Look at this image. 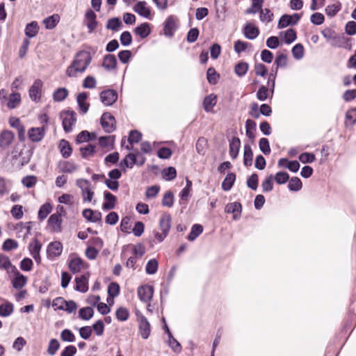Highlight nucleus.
I'll return each instance as SVG.
<instances>
[{"label": "nucleus", "instance_id": "nucleus-27", "mask_svg": "<svg viewBox=\"0 0 356 356\" xmlns=\"http://www.w3.org/2000/svg\"><path fill=\"white\" fill-rule=\"evenodd\" d=\"M136 163V155L135 152L128 154L125 158L121 161L120 166L124 170L125 168H132Z\"/></svg>", "mask_w": 356, "mask_h": 356}, {"label": "nucleus", "instance_id": "nucleus-26", "mask_svg": "<svg viewBox=\"0 0 356 356\" xmlns=\"http://www.w3.org/2000/svg\"><path fill=\"white\" fill-rule=\"evenodd\" d=\"M102 66L108 71L113 70L116 68L117 59L114 55H106L103 60Z\"/></svg>", "mask_w": 356, "mask_h": 356}, {"label": "nucleus", "instance_id": "nucleus-45", "mask_svg": "<svg viewBox=\"0 0 356 356\" xmlns=\"http://www.w3.org/2000/svg\"><path fill=\"white\" fill-rule=\"evenodd\" d=\"M203 232V227L201 225L195 224L193 225L191 232L188 235L187 238L193 241Z\"/></svg>", "mask_w": 356, "mask_h": 356}, {"label": "nucleus", "instance_id": "nucleus-57", "mask_svg": "<svg viewBox=\"0 0 356 356\" xmlns=\"http://www.w3.org/2000/svg\"><path fill=\"white\" fill-rule=\"evenodd\" d=\"M291 18L292 17L290 16V15H286V14L283 15L280 18V20H279L278 24H277V28L279 29H282L287 27L288 26L293 25L292 24Z\"/></svg>", "mask_w": 356, "mask_h": 356}, {"label": "nucleus", "instance_id": "nucleus-53", "mask_svg": "<svg viewBox=\"0 0 356 356\" xmlns=\"http://www.w3.org/2000/svg\"><path fill=\"white\" fill-rule=\"evenodd\" d=\"M159 263L156 259H152L148 261L146 267L145 271L148 275H154L158 270Z\"/></svg>", "mask_w": 356, "mask_h": 356}, {"label": "nucleus", "instance_id": "nucleus-59", "mask_svg": "<svg viewBox=\"0 0 356 356\" xmlns=\"http://www.w3.org/2000/svg\"><path fill=\"white\" fill-rule=\"evenodd\" d=\"M18 248V243L11 238L5 240L2 245V250L3 251L9 252L12 250H15Z\"/></svg>", "mask_w": 356, "mask_h": 356}, {"label": "nucleus", "instance_id": "nucleus-17", "mask_svg": "<svg viewBox=\"0 0 356 356\" xmlns=\"http://www.w3.org/2000/svg\"><path fill=\"white\" fill-rule=\"evenodd\" d=\"M225 211L227 213H233L234 220H238L242 211V206L239 202L229 203L226 205Z\"/></svg>", "mask_w": 356, "mask_h": 356}, {"label": "nucleus", "instance_id": "nucleus-54", "mask_svg": "<svg viewBox=\"0 0 356 356\" xmlns=\"http://www.w3.org/2000/svg\"><path fill=\"white\" fill-rule=\"evenodd\" d=\"M263 0H252V6L250 8L247 9L246 13L255 14L256 13L261 11L262 9Z\"/></svg>", "mask_w": 356, "mask_h": 356}, {"label": "nucleus", "instance_id": "nucleus-4", "mask_svg": "<svg viewBox=\"0 0 356 356\" xmlns=\"http://www.w3.org/2000/svg\"><path fill=\"white\" fill-rule=\"evenodd\" d=\"M68 267L72 273L76 274L87 268L88 265L80 257L74 254L70 256Z\"/></svg>", "mask_w": 356, "mask_h": 356}, {"label": "nucleus", "instance_id": "nucleus-44", "mask_svg": "<svg viewBox=\"0 0 356 356\" xmlns=\"http://www.w3.org/2000/svg\"><path fill=\"white\" fill-rule=\"evenodd\" d=\"M302 187L301 180L297 177H293L289 182L288 188L291 191H299Z\"/></svg>", "mask_w": 356, "mask_h": 356}, {"label": "nucleus", "instance_id": "nucleus-28", "mask_svg": "<svg viewBox=\"0 0 356 356\" xmlns=\"http://www.w3.org/2000/svg\"><path fill=\"white\" fill-rule=\"evenodd\" d=\"M21 103V95L19 92H13L8 98L7 106L10 109L17 108Z\"/></svg>", "mask_w": 356, "mask_h": 356}, {"label": "nucleus", "instance_id": "nucleus-46", "mask_svg": "<svg viewBox=\"0 0 356 356\" xmlns=\"http://www.w3.org/2000/svg\"><path fill=\"white\" fill-rule=\"evenodd\" d=\"M52 207L50 203L44 204L39 209L38 218L40 220H44L47 216L51 213Z\"/></svg>", "mask_w": 356, "mask_h": 356}, {"label": "nucleus", "instance_id": "nucleus-35", "mask_svg": "<svg viewBox=\"0 0 356 356\" xmlns=\"http://www.w3.org/2000/svg\"><path fill=\"white\" fill-rule=\"evenodd\" d=\"M236 179L234 173H228L222 183V188L225 191H229L233 186Z\"/></svg>", "mask_w": 356, "mask_h": 356}, {"label": "nucleus", "instance_id": "nucleus-14", "mask_svg": "<svg viewBox=\"0 0 356 356\" xmlns=\"http://www.w3.org/2000/svg\"><path fill=\"white\" fill-rule=\"evenodd\" d=\"M97 15L92 10H88L85 15V24H86L88 32L92 33L96 28L97 22L96 21Z\"/></svg>", "mask_w": 356, "mask_h": 356}, {"label": "nucleus", "instance_id": "nucleus-23", "mask_svg": "<svg viewBox=\"0 0 356 356\" xmlns=\"http://www.w3.org/2000/svg\"><path fill=\"white\" fill-rule=\"evenodd\" d=\"M172 218L170 214L164 213L159 220V228L161 232L168 234L171 228Z\"/></svg>", "mask_w": 356, "mask_h": 356}, {"label": "nucleus", "instance_id": "nucleus-12", "mask_svg": "<svg viewBox=\"0 0 356 356\" xmlns=\"http://www.w3.org/2000/svg\"><path fill=\"white\" fill-rule=\"evenodd\" d=\"M42 81L40 79H36L29 89V97L35 101H39L41 97V90Z\"/></svg>", "mask_w": 356, "mask_h": 356}, {"label": "nucleus", "instance_id": "nucleus-51", "mask_svg": "<svg viewBox=\"0 0 356 356\" xmlns=\"http://www.w3.org/2000/svg\"><path fill=\"white\" fill-rule=\"evenodd\" d=\"M269 96L270 97V88L265 86H261L257 92V98L259 101H266Z\"/></svg>", "mask_w": 356, "mask_h": 356}, {"label": "nucleus", "instance_id": "nucleus-49", "mask_svg": "<svg viewBox=\"0 0 356 356\" xmlns=\"http://www.w3.org/2000/svg\"><path fill=\"white\" fill-rule=\"evenodd\" d=\"M249 69V65L245 62H240L236 65L234 68L235 73L240 77L245 75Z\"/></svg>", "mask_w": 356, "mask_h": 356}, {"label": "nucleus", "instance_id": "nucleus-40", "mask_svg": "<svg viewBox=\"0 0 356 356\" xmlns=\"http://www.w3.org/2000/svg\"><path fill=\"white\" fill-rule=\"evenodd\" d=\"M99 144L102 148L113 149L114 144V136H102L99 138Z\"/></svg>", "mask_w": 356, "mask_h": 356}, {"label": "nucleus", "instance_id": "nucleus-42", "mask_svg": "<svg viewBox=\"0 0 356 356\" xmlns=\"http://www.w3.org/2000/svg\"><path fill=\"white\" fill-rule=\"evenodd\" d=\"M38 32V26L36 22L28 24L25 28V34L29 38H33Z\"/></svg>", "mask_w": 356, "mask_h": 356}, {"label": "nucleus", "instance_id": "nucleus-64", "mask_svg": "<svg viewBox=\"0 0 356 356\" xmlns=\"http://www.w3.org/2000/svg\"><path fill=\"white\" fill-rule=\"evenodd\" d=\"M116 318L120 321H125L129 318V312L125 307H120L115 312Z\"/></svg>", "mask_w": 356, "mask_h": 356}, {"label": "nucleus", "instance_id": "nucleus-21", "mask_svg": "<svg viewBox=\"0 0 356 356\" xmlns=\"http://www.w3.org/2000/svg\"><path fill=\"white\" fill-rule=\"evenodd\" d=\"M243 34L249 40L255 39L259 34V29L251 23H247L243 28Z\"/></svg>", "mask_w": 356, "mask_h": 356}, {"label": "nucleus", "instance_id": "nucleus-38", "mask_svg": "<svg viewBox=\"0 0 356 356\" xmlns=\"http://www.w3.org/2000/svg\"><path fill=\"white\" fill-rule=\"evenodd\" d=\"M95 134L94 133H90L88 131H82L77 135L76 141L77 143H82L92 140L95 139Z\"/></svg>", "mask_w": 356, "mask_h": 356}, {"label": "nucleus", "instance_id": "nucleus-8", "mask_svg": "<svg viewBox=\"0 0 356 356\" xmlns=\"http://www.w3.org/2000/svg\"><path fill=\"white\" fill-rule=\"evenodd\" d=\"M12 273L14 274V277L12 280L13 288L17 290L22 289L27 283L26 277L22 275L16 267H13Z\"/></svg>", "mask_w": 356, "mask_h": 356}, {"label": "nucleus", "instance_id": "nucleus-55", "mask_svg": "<svg viewBox=\"0 0 356 356\" xmlns=\"http://www.w3.org/2000/svg\"><path fill=\"white\" fill-rule=\"evenodd\" d=\"M95 147L91 144H88L85 147H82L80 149L81 156L83 158L88 159L92 156L95 154Z\"/></svg>", "mask_w": 356, "mask_h": 356}, {"label": "nucleus", "instance_id": "nucleus-24", "mask_svg": "<svg viewBox=\"0 0 356 356\" xmlns=\"http://www.w3.org/2000/svg\"><path fill=\"white\" fill-rule=\"evenodd\" d=\"M240 147V139L238 137H233L229 141V154L233 159H235L238 156Z\"/></svg>", "mask_w": 356, "mask_h": 356}, {"label": "nucleus", "instance_id": "nucleus-31", "mask_svg": "<svg viewBox=\"0 0 356 356\" xmlns=\"http://www.w3.org/2000/svg\"><path fill=\"white\" fill-rule=\"evenodd\" d=\"M151 30L148 23H143L135 29V33L141 38H145L150 34Z\"/></svg>", "mask_w": 356, "mask_h": 356}, {"label": "nucleus", "instance_id": "nucleus-11", "mask_svg": "<svg viewBox=\"0 0 356 356\" xmlns=\"http://www.w3.org/2000/svg\"><path fill=\"white\" fill-rule=\"evenodd\" d=\"M63 251V245L59 241L50 243L47 249V257L50 259L58 257Z\"/></svg>", "mask_w": 356, "mask_h": 356}, {"label": "nucleus", "instance_id": "nucleus-16", "mask_svg": "<svg viewBox=\"0 0 356 356\" xmlns=\"http://www.w3.org/2000/svg\"><path fill=\"white\" fill-rule=\"evenodd\" d=\"M177 29L176 19L174 16H169L164 24V34L167 36H172Z\"/></svg>", "mask_w": 356, "mask_h": 356}, {"label": "nucleus", "instance_id": "nucleus-6", "mask_svg": "<svg viewBox=\"0 0 356 356\" xmlns=\"http://www.w3.org/2000/svg\"><path fill=\"white\" fill-rule=\"evenodd\" d=\"M137 293L142 302H148L153 297L154 288L152 286L145 284L138 288Z\"/></svg>", "mask_w": 356, "mask_h": 356}, {"label": "nucleus", "instance_id": "nucleus-13", "mask_svg": "<svg viewBox=\"0 0 356 356\" xmlns=\"http://www.w3.org/2000/svg\"><path fill=\"white\" fill-rule=\"evenodd\" d=\"M45 127H33L29 130L28 135L30 140L33 142H39L44 136Z\"/></svg>", "mask_w": 356, "mask_h": 356}, {"label": "nucleus", "instance_id": "nucleus-43", "mask_svg": "<svg viewBox=\"0 0 356 356\" xmlns=\"http://www.w3.org/2000/svg\"><path fill=\"white\" fill-rule=\"evenodd\" d=\"M274 65L276 66L275 70L277 72L278 68L284 67L287 65V56L286 55L278 53L274 62Z\"/></svg>", "mask_w": 356, "mask_h": 356}, {"label": "nucleus", "instance_id": "nucleus-32", "mask_svg": "<svg viewBox=\"0 0 356 356\" xmlns=\"http://www.w3.org/2000/svg\"><path fill=\"white\" fill-rule=\"evenodd\" d=\"M11 185V181L0 177V198L9 193Z\"/></svg>", "mask_w": 356, "mask_h": 356}, {"label": "nucleus", "instance_id": "nucleus-5", "mask_svg": "<svg viewBox=\"0 0 356 356\" xmlns=\"http://www.w3.org/2000/svg\"><path fill=\"white\" fill-rule=\"evenodd\" d=\"M100 122L104 130L112 133L115 129V120L110 113H104L101 117Z\"/></svg>", "mask_w": 356, "mask_h": 356}, {"label": "nucleus", "instance_id": "nucleus-62", "mask_svg": "<svg viewBox=\"0 0 356 356\" xmlns=\"http://www.w3.org/2000/svg\"><path fill=\"white\" fill-rule=\"evenodd\" d=\"M59 348H60V343H59L58 341L56 339H52L50 340V341L49 343L47 352H48L49 355L54 356L56 353V352L59 349Z\"/></svg>", "mask_w": 356, "mask_h": 356}, {"label": "nucleus", "instance_id": "nucleus-25", "mask_svg": "<svg viewBox=\"0 0 356 356\" xmlns=\"http://www.w3.org/2000/svg\"><path fill=\"white\" fill-rule=\"evenodd\" d=\"M83 216L88 220L96 222L101 220L102 213L98 211H93L90 209H86L83 211Z\"/></svg>", "mask_w": 356, "mask_h": 356}, {"label": "nucleus", "instance_id": "nucleus-41", "mask_svg": "<svg viewBox=\"0 0 356 356\" xmlns=\"http://www.w3.org/2000/svg\"><path fill=\"white\" fill-rule=\"evenodd\" d=\"M59 19L60 17L58 15H53L45 18L43 20V23L45 25L46 29H52L56 26L59 22Z\"/></svg>", "mask_w": 356, "mask_h": 356}, {"label": "nucleus", "instance_id": "nucleus-63", "mask_svg": "<svg viewBox=\"0 0 356 356\" xmlns=\"http://www.w3.org/2000/svg\"><path fill=\"white\" fill-rule=\"evenodd\" d=\"M341 9L340 3L329 5L325 8V13L329 17H334Z\"/></svg>", "mask_w": 356, "mask_h": 356}, {"label": "nucleus", "instance_id": "nucleus-2", "mask_svg": "<svg viewBox=\"0 0 356 356\" xmlns=\"http://www.w3.org/2000/svg\"><path fill=\"white\" fill-rule=\"evenodd\" d=\"M76 184L81 190L83 201L91 202L94 196V191H92L90 181L85 179H79L76 180Z\"/></svg>", "mask_w": 356, "mask_h": 356}, {"label": "nucleus", "instance_id": "nucleus-56", "mask_svg": "<svg viewBox=\"0 0 356 356\" xmlns=\"http://www.w3.org/2000/svg\"><path fill=\"white\" fill-rule=\"evenodd\" d=\"M293 56L296 60H300L304 56V47L301 44H296L291 50Z\"/></svg>", "mask_w": 356, "mask_h": 356}, {"label": "nucleus", "instance_id": "nucleus-37", "mask_svg": "<svg viewBox=\"0 0 356 356\" xmlns=\"http://www.w3.org/2000/svg\"><path fill=\"white\" fill-rule=\"evenodd\" d=\"M280 35L284 36V41L286 44H291L294 42L296 38V32L293 29H289L284 32H280Z\"/></svg>", "mask_w": 356, "mask_h": 356}, {"label": "nucleus", "instance_id": "nucleus-36", "mask_svg": "<svg viewBox=\"0 0 356 356\" xmlns=\"http://www.w3.org/2000/svg\"><path fill=\"white\" fill-rule=\"evenodd\" d=\"M13 267L15 266L12 264L8 257L5 254H0V270L12 272Z\"/></svg>", "mask_w": 356, "mask_h": 356}, {"label": "nucleus", "instance_id": "nucleus-33", "mask_svg": "<svg viewBox=\"0 0 356 356\" xmlns=\"http://www.w3.org/2000/svg\"><path fill=\"white\" fill-rule=\"evenodd\" d=\"M216 96L211 94L207 96L203 101L204 108L207 112L212 111L213 106L216 104Z\"/></svg>", "mask_w": 356, "mask_h": 356}, {"label": "nucleus", "instance_id": "nucleus-22", "mask_svg": "<svg viewBox=\"0 0 356 356\" xmlns=\"http://www.w3.org/2000/svg\"><path fill=\"white\" fill-rule=\"evenodd\" d=\"M88 275H81L75 278V289L79 292L85 293L88 290Z\"/></svg>", "mask_w": 356, "mask_h": 356}, {"label": "nucleus", "instance_id": "nucleus-1", "mask_svg": "<svg viewBox=\"0 0 356 356\" xmlns=\"http://www.w3.org/2000/svg\"><path fill=\"white\" fill-rule=\"evenodd\" d=\"M92 61V56L87 51L77 52L66 70V75L69 77H77L83 73Z\"/></svg>", "mask_w": 356, "mask_h": 356}, {"label": "nucleus", "instance_id": "nucleus-47", "mask_svg": "<svg viewBox=\"0 0 356 356\" xmlns=\"http://www.w3.org/2000/svg\"><path fill=\"white\" fill-rule=\"evenodd\" d=\"M68 95V90L65 88H58L53 94V99L55 102H62Z\"/></svg>", "mask_w": 356, "mask_h": 356}, {"label": "nucleus", "instance_id": "nucleus-34", "mask_svg": "<svg viewBox=\"0 0 356 356\" xmlns=\"http://www.w3.org/2000/svg\"><path fill=\"white\" fill-rule=\"evenodd\" d=\"M257 124L254 121L248 119L245 122L246 136L251 140L255 138L254 132L256 131Z\"/></svg>", "mask_w": 356, "mask_h": 356}, {"label": "nucleus", "instance_id": "nucleus-30", "mask_svg": "<svg viewBox=\"0 0 356 356\" xmlns=\"http://www.w3.org/2000/svg\"><path fill=\"white\" fill-rule=\"evenodd\" d=\"M253 153L251 146L249 144L244 145L243 163L245 166H250L252 164Z\"/></svg>", "mask_w": 356, "mask_h": 356}, {"label": "nucleus", "instance_id": "nucleus-50", "mask_svg": "<svg viewBox=\"0 0 356 356\" xmlns=\"http://www.w3.org/2000/svg\"><path fill=\"white\" fill-rule=\"evenodd\" d=\"M196 151L200 155H204L207 149V140L203 137L198 138L196 143Z\"/></svg>", "mask_w": 356, "mask_h": 356}, {"label": "nucleus", "instance_id": "nucleus-58", "mask_svg": "<svg viewBox=\"0 0 356 356\" xmlns=\"http://www.w3.org/2000/svg\"><path fill=\"white\" fill-rule=\"evenodd\" d=\"M41 248H42V244L37 239H34L29 245V250L31 256L33 254H36V255L38 254L40 252Z\"/></svg>", "mask_w": 356, "mask_h": 356}, {"label": "nucleus", "instance_id": "nucleus-48", "mask_svg": "<svg viewBox=\"0 0 356 356\" xmlns=\"http://www.w3.org/2000/svg\"><path fill=\"white\" fill-rule=\"evenodd\" d=\"M13 305L10 302H6L0 305V316L7 317L13 312Z\"/></svg>", "mask_w": 356, "mask_h": 356}, {"label": "nucleus", "instance_id": "nucleus-7", "mask_svg": "<svg viewBox=\"0 0 356 356\" xmlns=\"http://www.w3.org/2000/svg\"><path fill=\"white\" fill-rule=\"evenodd\" d=\"M138 321V327L140 335L143 339H147L151 332V327L147 318L142 314H137Z\"/></svg>", "mask_w": 356, "mask_h": 356}, {"label": "nucleus", "instance_id": "nucleus-19", "mask_svg": "<svg viewBox=\"0 0 356 356\" xmlns=\"http://www.w3.org/2000/svg\"><path fill=\"white\" fill-rule=\"evenodd\" d=\"M134 10L136 13L140 15L142 17H144L147 19H150L151 12L149 8L147 6V3L144 1H140L138 2Z\"/></svg>", "mask_w": 356, "mask_h": 356}, {"label": "nucleus", "instance_id": "nucleus-60", "mask_svg": "<svg viewBox=\"0 0 356 356\" xmlns=\"http://www.w3.org/2000/svg\"><path fill=\"white\" fill-rule=\"evenodd\" d=\"M60 339L62 341L66 342H74L76 339L75 335L69 329H65L61 332Z\"/></svg>", "mask_w": 356, "mask_h": 356}, {"label": "nucleus", "instance_id": "nucleus-52", "mask_svg": "<svg viewBox=\"0 0 356 356\" xmlns=\"http://www.w3.org/2000/svg\"><path fill=\"white\" fill-rule=\"evenodd\" d=\"M94 314V311L92 308L90 307H86L81 308L79 312V316L80 318L88 321L90 319Z\"/></svg>", "mask_w": 356, "mask_h": 356}, {"label": "nucleus", "instance_id": "nucleus-10", "mask_svg": "<svg viewBox=\"0 0 356 356\" xmlns=\"http://www.w3.org/2000/svg\"><path fill=\"white\" fill-rule=\"evenodd\" d=\"M100 99L105 106H111L116 102L118 94L113 90H107L100 93Z\"/></svg>", "mask_w": 356, "mask_h": 356}, {"label": "nucleus", "instance_id": "nucleus-18", "mask_svg": "<svg viewBox=\"0 0 356 356\" xmlns=\"http://www.w3.org/2000/svg\"><path fill=\"white\" fill-rule=\"evenodd\" d=\"M60 172L72 173L77 170V165L71 161H60L58 163Z\"/></svg>", "mask_w": 356, "mask_h": 356}, {"label": "nucleus", "instance_id": "nucleus-20", "mask_svg": "<svg viewBox=\"0 0 356 356\" xmlns=\"http://www.w3.org/2000/svg\"><path fill=\"white\" fill-rule=\"evenodd\" d=\"M104 197L105 201L103 203L102 209L106 211L114 209L117 201L116 197L108 191H104Z\"/></svg>", "mask_w": 356, "mask_h": 356}, {"label": "nucleus", "instance_id": "nucleus-3", "mask_svg": "<svg viewBox=\"0 0 356 356\" xmlns=\"http://www.w3.org/2000/svg\"><path fill=\"white\" fill-rule=\"evenodd\" d=\"M60 118L65 131L70 132L76 122V113L73 111H63L60 113Z\"/></svg>", "mask_w": 356, "mask_h": 356}, {"label": "nucleus", "instance_id": "nucleus-29", "mask_svg": "<svg viewBox=\"0 0 356 356\" xmlns=\"http://www.w3.org/2000/svg\"><path fill=\"white\" fill-rule=\"evenodd\" d=\"M87 97V93L81 92L78 95L76 98L79 107L83 114L86 113L88 110L89 104L86 102Z\"/></svg>", "mask_w": 356, "mask_h": 356}, {"label": "nucleus", "instance_id": "nucleus-39", "mask_svg": "<svg viewBox=\"0 0 356 356\" xmlns=\"http://www.w3.org/2000/svg\"><path fill=\"white\" fill-rule=\"evenodd\" d=\"M59 147L60 149V153L64 158L67 159L70 156L72 149L69 142L64 139L61 140Z\"/></svg>", "mask_w": 356, "mask_h": 356}, {"label": "nucleus", "instance_id": "nucleus-61", "mask_svg": "<svg viewBox=\"0 0 356 356\" xmlns=\"http://www.w3.org/2000/svg\"><path fill=\"white\" fill-rule=\"evenodd\" d=\"M37 183V177L34 175H28L22 178V184L26 188H32Z\"/></svg>", "mask_w": 356, "mask_h": 356}, {"label": "nucleus", "instance_id": "nucleus-15", "mask_svg": "<svg viewBox=\"0 0 356 356\" xmlns=\"http://www.w3.org/2000/svg\"><path fill=\"white\" fill-rule=\"evenodd\" d=\"M14 134L8 130H4L0 135V147L3 149L8 148L13 143Z\"/></svg>", "mask_w": 356, "mask_h": 356}, {"label": "nucleus", "instance_id": "nucleus-9", "mask_svg": "<svg viewBox=\"0 0 356 356\" xmlns=\"http://www.w3.org/2000/svg\"><path fill=\"white\" fill-rule=\"evenodd\" d=\"M61 214L56 212L49 217L48 220V226L54 232H60L61 231Z\"/></svg>", "mask_w": 356, "mask_h": 356}]
</instances>
